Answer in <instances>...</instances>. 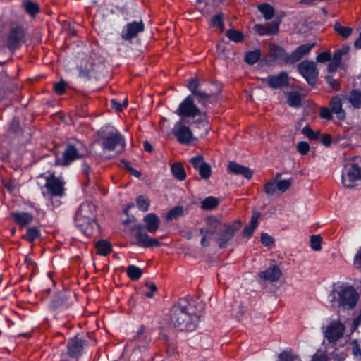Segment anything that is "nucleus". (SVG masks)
<instances>
[{"instance_id":"obj_1","label":"nucleus","mask_w":361,"mask_h":361,"mask_svg":"<svg viewBox=\"0 0 361 361\" xmlns=\"http://www.w3.org/2000/svg\"><path fill=\"white\" fill-rule=\"evenodd\" d=\"M203 305L195 301L180 300L170 312V324L179 331H192L199 322Z\"/></svg>"},{"instance_id":"obj_2","label":"nucleus","mask_w":361,"mask_h":361,"mask_svg":"<svg viewBox=\"0 0 361 361\" xmlns=\"http://www.w3.org/2000/svg\"><path fill=\"white\" fill-rule=\"evenodd\" d=\"M95 206L92 203L85 202L80 204L75 214V225L88 237L98 233V224L95 221Z\"/></svg>"},{"instance_id":"obj_3","label":"nucleus","mask_w":361,"mask_h":361,"mask_svg":"<svg viewBox=\"0 0 361 361\" xmlns=\"http://www.w3.org/2000/svg\"><path fill=\"white\" fill-rule=\"evenodd\" d=\"M358 295L350 286L341 285L335 288L331 293V302L345 308H353L357 303Z\"/></svg>"},{"instance_id":"obj_4","label":"nucleus","mask_w":361,"mask_h":361,"mask_svg":"<svg viewBox=\"0 0 361 361\" xmlns=\"http://www.w3.org/2000/svg\"><path fill=\"white\" fill-rule=\"evenodd\" d=\"M87 152L86 146L80 140L71 141L63 154V158H57L56 165H68L76 159L85 156Z\"/></svg>"},{"instance_id":"obj_5","label":"nucleus","mask_w":361,"mask_h":361,"mask_svg":"<svg viewBox=\"0 0 361 361\" xmlns=\"http://www.w3.org/2000/svg\"><path fill=\"white\" fill-rule=\"evenodd\" d=\"M176 114L181 118H195L200 115V109L194 103L192 96L189 95L180 102Z\"/></svg>"},{"instance_id":"obj_6","label":"nucleus","mask_w":361,"mask_h":361,"mask_svg":"<svg viewBox=\"0 0 361 361\" xmlns=\"http://www.w3.org/2000/svg\"><path fill=\"white\" fill-rule=\"evenodd\" d=\"M125 145L123 136L117 131L109 133L102 142L103 149L109 151H116L118 153L124 149Z\"/></svg>"},{"instance_id":"obj_7","label":"nucleus","mask_w":361,"mask_h":361,"mask_svg":"<svg viewBox=\"0 0 361 361\" xmlns=\"http://www.w3.org/2000/svg\"><path fill=\"white\" fill-rule=\"evenodd\" d=\"M341 178L345 188H352L361 178V169L356 164H348L343 169Z\"/></svg>"},{"instance_id":"obj_8","label":"nucleus","mask_w":361,"mask_h":361,"mask_svg":"<svg viewBox=\"0 0 361 361\" xmlns=\"http://www.w3.org/2000/svg\"><path fill=\"white\" fill-rule=\"evenodd\" d=\"M345 331V326L339 321L331 322L326 327L325 330V336L329 343H336V341H343V336ZM344 342L342 343L344 345L346 343L347 340L343 339Z\"/></svg>"},{"instance_id":"obj_9","label":"nucleus","mask_w":361,"mask_h":361,"mask_svg":"<svg viewBox=\"0 0 361 361\" xmlns=\"http://www.w3.org/2000/svg\"><path fill=\"white\" fill-rule=\"evenodd\" d=\"M172 132L181 144L189 145L195 139L190 127L186 126L183 120L176 123Z\"/></svg>"},{"instance_id":"obj_10","label":"nucleus","mask_w":361,"mask_h":361,"mask_svg":"<svg viewBox=\"0 0 361 361\" xmlns=\"http://www.w3.org/2000/svg\"><path fill=\"white\" fill-rule=\"evenodd\" d=\"M298 69L309 85H314L316 83L318 71L317 64L314 62L308 61H302L298 65Z\"/></svg>"},{"instance_id":"obj_11","label":"nucleus","mask_w":361,"mask_h":361,"mask_svg":"<svg viewBox=\"0 0 361 361\" xmlns=\"http://www.w3.org/2000/svg\"><path fill=\"white\" fill-rule=\"evenodd\" d=\"M331 111L336 114L339 120L345 118V111L344 108H348V97L345 94H341L334 97L330 102Z\"/></svg>"},{"instance_id":"obj_12","label":"nucleus","mask_w":361,"mask_h":361,"mask_svg":"<svg viewBox=\"0 0 361 361\" xmlns=\"http://www.w3.org/2000/svg\"><path fill=\"white\" fill-rule=\"evenodd\" d=\"M145 25L142 21L132 22L126 24L121 32V37L125 40H130L144 31Z\"/></svg>"},{"instance_id":"obj_13","label":"nucleus","mask_w":361,"mask_h":361,"mask_svg":"<svg viewBox=\"0 0 361 361\" xmlns=\"http://www.w3.org/2000/svg\"><path fill=\"white\" fill-rule=\"evenodd\" d=\"M264 80L266 81L271 88L277 89L288 84V76L286 73L281 72L277 75L268 76L264 79Z\"/></svg>"},{"instance_id":"obj_14","label":"nucleus","mask_w":361,"mask_h":361,"mask_svg":"<svg viewBox=\"0 0 361 361\" xmlns=\"http://www.w3.org/2000/svg\"><path fill=\"white\" fill-rule=\"evenodd\" d=\"M23 36V32L20 29L12 30L9 33L7 42L8 48L12 50L18 49L21 45Z\"/></svg>"},{"instance_id":"obj_15","label":"nucleus","mask_w":361,"mask_h":361,"mask_svg":"<svg viewBox=\"0 0 361 361\" xmlns=\"http://www.w3.org/2000/svg\"><path fill=\"white\" fill-rule=\"evenodd\" d=\"M45 185L52 195L61 196L63 193V183L59 178H48Z\"/></svg>"},{"instance_id":"obj_16","label":"nucleus","mask_w":361,"mask_h":361,"mask_svg":"<svg viewBox=\"0 0 361 361\" xmlns=\"http://www.w3.org/2000/svg\"><path fill=\"white\" fill-rule=\"evenodd\" d=\"M143 221L145 224L146 230L151 233H154L159 228L160 219L154 213L145 215L143 218Z\"/></svg>"},{"instance_id":"obj_17","label":"nucleus","mask_w":361,"mask_h":361,"mask_svg":"<svg viewBox=\"0 0 361 361\" xmlns=\"http://www.w3.org/2000/svg\"><path fill=\"white\" fill-rule=\"evenodd\" d=\"M11 216L15 223L21 227L30 224L34 219L33 215L26 212H13Z\"/></svg>"},{"instance_id":"obj_18","label":"nucleus","mask_w":361,"mask_h":361,"mask_svg":"<svg viewBox=\"0 0 361 361\" xmlns=\"http://www.w3.org/2000/svg\"><path fill=\"white\" fill-rule=\"evenodd\" d=\"M137 244L142 247L159 246L160 243L156 238L150 237L147 233L137 231L136 233Z\"/></svg>"},{"instance_id":"obj_19","label":"nucleus","mask_w":361,"mask_h":361,"mask_svg":"<svg viewBox=\"0 0 361 361\" xmlns=\"http://www.w3.org/2000/svg\"><path fill=\"white\" fill-rule=\"evenodd\" d=\"M281 276V269L276 265H273L259 273V277L271 282L276 281Z\"/></svg>"},{"instance_id":"obj_20","label":"nucleus","mask_w":361,"mask_h":361,"mask_svg":"<svg viewBox=\"0 0 361 361\" xmlns=\"http://www.w3.org/2000/svg\"><path fill=\"white\" fill-rule=\"evenodd\" d=\"M228 171L236 175H242L247 179H250L252 176V171L249 168L235 162L228 164Z\"/></svg>"},{"instance_id":"obj_21","label":"nucleus","mask_w":361,"mask_h":361,"mask_svg":"<svg viewBox=\"0 0 361 361\" xmlns=\"http://www.w3.org/2000/svg\"><path fill=\"white\" fill-rule=\"evenodd\" d=\"M82 348L81 340L78 338L71 339L68 343V353L72 357H78L82 354Z\"/></svg>"},{"instance_id":"obj_22","label":"nucleus","mask_w":361,"mask_h":361,"mask_svg":"<svg viewBox=\"0 0 361 361\" xmlns=\"http://www.w3.org/2000/svg\"><path fill=\"white\" fill-rule=\"evenodd\" d=\"M314 43L312 44H305L299 46L295 50H294L291 55L290 59L295 61H299L301 59L305 54L309 53L311 49L314 47Z\"/></svg>"},{"instance_id":"obj_23","label":"nucleus","mask_w":361,"mask_h":361,"mask_svg":"<svg viewBox=\"0 0 361 361\" xmlns=\"http://www.w3.org/2000/svg\"><path fill=\"white\" fill-rule=\"evenodd\" d=\"M221 223L215 217L210 216L207 219V226L200 229V233L207 232L212 235L220 229Z\"/></svg>"},{"instance_id":"obj_24","label":"nucleus","mask_w":361,"mask_h":361,"mask_svg":"<svg viewBox=\"0 0 361 361\" xmlns=\"http://www.w3.org/2000/svg\"><path fill=\"white\" fill-rule=\"evenodd\" d=\"M347 97L348 107L350 105L356 109L361 107V92L353 90Z\"/></svg>"},{"instance_id":"obj_25","label":"nucleus","mask_w":361,"mask_h":361,"mask_svg":"<svg viewBox=\"0 0 361 361\" xmlns=\"http://www.w3.org/2000/svg\"><path fill=\"white\" fill-rule=\"evenodd\" d=\"M173 176L179 180H183L186 178V173L183 166L180 163H175L171 168Z\"/></svg>"},{"instance_id":"obj_26","label":"nucleus","mask_w":361,"mask_h":361,"mask_svg":"<svg viewBox=\"0 0 361 361\" xmlns=\"http://www.w3.org/2000/svg\"><path fill=\"white\" fill-rule=\"evenodd\" d=\"M278 25H271L264 27L261 25H256L255 26V30L261 35H271L277 32Z\"/></svg>"},{"instance_id":"obj_27","label":"nucleus","mask_w":361,"mask_h":361,"mask_svg":"<svg viewBox=\"0 0 361 361\" xmlns=\"http://www.w3.org/2000/svg\"><path fill=\"white\" fill-rule=\"evenodd\" d=\"M96 249L99 255L105 256L111 251V246L108 241L102 240L96 243Z\"/></svg>"},{"instance_id":"obj_28","label":"nucleus","mask_w":361,"mask_h":361,"mask_svg":"<svg viewBox=\"0 0 361 361\" xmlns=\"http://www.w3.org/2000/svg\"><path fill=\"white\" fill-rule=\"evenodd\" d=\"M235 233V229L232 226H226L224 235L219 239L220 247L226 246L227 242L232 238Z\"/></svg>"},{"instance_id":"obj_29","label":"nucleus","mask_w":361,"mask_h":361,"mask_svg":"<svg viewBox=\"0 0 361 361\" xmlns=\"http://www.w3.org/2000/svg\"><path fill=\"white\" fill-rule=\"evenodd\" d=\"M219 204V200L218 199L209 196L206 197L202 202H201V208L205 210H212L214 209L215 207H217Z\"/></svg>"},{"instance_id":"obj_30","label":"nucleus","mask_w":361,"mask_h":361,"mask_svg":"<svg viewBox=\"0 0 361 361\" xmlns=\"http://www.w3.org/2000/svg\"><path fill=\"white\" fill-rule=\"evenodd\" d=\"M128 276L132 280L139 279L142 274V271L135 265H129L126 269Z\"/></svg>"},{"instance_id":"obj_31","label":"nucleus","mask_w":361,"mask_h":361,"mask_svg":"<svg viewBox=\"0 0 361 361\" xmlns=\"http://www.w3.org/2000/svg\"><path fill=\"white\" fill-rule=\"evenodd\" d=\"M259 215L258 214H254L251 219L250 224L243 229V233L245 235H251L258 224V219Z\"/></svg>"},{"instance_id":"obj_32","label":"nucleus","mask_w":361,"mask_h":361,"mask_svg":"<svg viewBox=\"0 0 361 361\" xmlns=\"http://www.w3.org/2000/svg\"><path fill=\"white\" fill-rule=\"evenodd\" d=\"M136 204L140 211L145 212L149 210L150 201L147 197L139 195L136 198Z\"/></svg>"},{"instance_id":"obj_33","label":"nucleus","mask_w":361,"mask_h":361,"mask_svg":"<svg viewBox=\"0 0 361 361\" xmlns=\"http://www.w3.org/2000/svg\"><path fill=\"white\" fill-rule=\"evenodd\" d=\"M259 11L263 14L264 17L267 20H269L273 18L274 15V8L267 4H263L258 6Z\"/></svg>"},{"instance_id":"obj_34","label":"nucleus","mask_w":361,"mask_h":361,"mask_svg":"<svg viewBox=\"0 0 361 361\" xmlns=\"http://www.w3.org/2000/svg\"><path fill=\"white\" fill-rule=\"evenodd\" d=\"M183 213V207L182 206H176L170 209L166 214V219L168 221H171L180 216Z\"/></svg>"},{"instance_id":"obj_35","label":"nucleus","mask_w":361,"mask_h":361,"mask_svg":"<svg viewBox=\"0 0 361 361\" xmlns=\"http://www.w3.org/2000/svg\"><path fill=\"white\" fill-rule=\"evenodd\" d=\"M40 235V231L37 228L30 227L27 228L26 234L23 236V238L28 242H32L37 239Z\"/></svg>"},{"instance_id":"obj_36","label":"nucleus","mask_w":361,"mask_h":361,"mask_svg":"<svg viewBox=\"0 0 361 361\" xmlns=\"http://www.w3.org/2000/svg\"><path fill=\"white\" fill-rule=\"evenodd\" d=\"M23 6L27 13L30 14L31 16H35L39 11V6L37 4L25 0L23 3Z\"/></svg>"},{"instance_id":"obj_37","label":"nucleus","mask_w":361,"mask_h":361,"mask_svg":"<svg viewBox=\"0 0 361 361\" xmlns=\"http://www.w3.org/2000/svg\"><path fill=\"white\" fill-rule=\"evenodd\" d=\"M287 102L290 106H298L301 102V96L297 92H290L288 94Z\"/></svg>"},{"instance_id":"obj_38","label":"nucleus","mask_w":361,"mask_h":361,"mask_svg":"<svg viewBox=\"0 0 361 361\" xmlns=\"http://www.w3.org/2000/svg\"><path fill=\"white\" fill-rule=\"evenodd\" d=\"M261 56V52L259 49L247 53L245 60L249 64H254L258 61Z\"/></svg>"},{"instance_id":"obj_39","label":"nucleus","mask_w":361,"mask_h":361,"mask_svg":"<svg viewBox=\"0 0 361 361\" xmlns=\"http://www.w3.org/2000/svg\"><path fill=\"white\" fill-rule=\"evenodd\" d=\"M212 95L213 94L212 93H207L201 90H198L194 94H192V97L194 96L197 97L199 102H201L203 105L206 104V103L209 100Z\"/></svg>"},{"instance_id":"obj_40","label":"nucleus","mask_w":361,"mask_h":361,"mask_svg":"<svg viewBox=\"0 0 361 361\" xmlns=\"http://www.w3.org/2000/svg\"><path fill=\"white\" fill-rule=\"evenodd\" d=\"M211 25L214 27L216 31L221 32L224 30L222 16L221 14L214 16L211 20Z\"/></svg>"},{"instance_id":"obj_41","label":"nucleus","mask_w":361,"mask_h":361,"mask_svg":"<svg viewBox=\"0 0 361 361\" xmlns=\"http://www.w3.org/2000/svg\"><path fill=\"white\" fill-rule=\"evenodd\" d=\"M302 133L310 140H317L319 136V131H314L309 126H305L302 130Z\"/></svg>"},{"instance_id":"obj_42","label":"nucleus","mask_w":361,"mask_h":361,"mask_svg":"<svg viewBox=\"0 0 361 361\" xmlns=\"http://www.w3.org/2000/svg\"><path fill=\"white\" fill-rule=\"evenodd\" d=\"M334 30L342 37H348L352 33V29L348 27H343L338 23L334 25Z\"/></svg>"},{"instance_id":"obj_43","label":"nucleus","mask_w":361,"mask_h":361,"mask_svg":"<svg viewBox=\"0 0 361 361\" xmlns=\"http://www.w3.org/2000/svg\"><path fill=\"white\" fill-rule=\"evenodd\" d=\"M226 36L234 42H238L243 39V35L240 32L234 30H228L226 32Z\"/></svg>"},{"instance_id":"obj_44","label":"nucleus","mask_w":361,"mask_h":361,"mask_svg":"<svg viewBox=\"0 0 361 361\" xmlns=\"http://www.w3.org/2000/svg\"><path fill=\"white\" fill-rule=\"evenodd\" d=\"M322 238L319 235H314L310 238V246L311 247L315 250L318 251L320 250L322 248L321 243H322Z\"/></svg>"},{"instance_id":"obj_45","label":"nucleus","mask_w":361,"mask_h":361,"mask_svg":"<svg viewBox=\"0 0 361 361\" xmlns=\"http://www.w3.org/2000/svg\"><path fill=\"white\" fill-rule=\"evenodd\" d=\"M197 171L200 176L204 179L209 178L211 175V167L207 163H204L203 165H202Z\"/></svg>"},{"instance_id":"obj_46","label":"nucleus","mask_w":361,"mask_h":361,"mask_svg":"<svg viewBox=\"0 0 361 361\" xmlns=\"http://www.w3.org/2000/svg\"><path fill=\"white\" fill-rule=\"evenodd\" d=\"M348 51H349L348 47H343V49L336 50L334 54L332 60L340 64L343 56L345 54H347L348 53Z\"/></svg>"},{"instance_id":"obj_47","label":"nucleus","mask_w":361,"mask_h":361,"mask_svg":"<svg viewBox=\"0 0 361 361\" xmlns=\"http://www.w3.org/2000/svg\"><path fill=\"white\" fill-rule=\"evenodd\" d=\"M276 183L277 190L281 192L286 191L291 185L290 180L288 179L276 180Z\"/></svg>"},{"instance_id":"obj_48","label":"nucleus","mask_w":361,"mask_h":361,"mask_svg":"<svg viewBox=\"0 0 361 361\" xmlns=\"http://www.w3.org/2000/svg\"><path fill=\"white\" fill-rule=\"evenodd\" d=\"M265 192L268 195H274L277 190L276 180L267 183L264 186Z\"/></svg>"},{"instance_id":"obj_49","label":"nucleus","mask_w":361,"mask_h":361,"mask_svg":"<svg viewBox=\"0 0 361 361\" xmlns=\"http://www.w3.org/2000/svg\"><path fill=\"white\" fill-rule=\"evenodd\" d=\"M310 145L306 142H300L297 145V150L302 155L307 154L310 151Z\"/></svg>"},{"instance_id":"obj_50","label":"nucleus","mask_w":361,"mask_h":361,"mask_svg":"<svg viewBox=\"0 0 361 361\" xmlns=\"http://www.w3.org/2000/svg\"><path fill=\"white\" fill-rule=\"evenodd\" d=\"M279 361H300V359L288 353L283 352L279 356Z\"/></svg>"},{"instance_id":"obj_51","label":"nucleus","mask_w":361,"mask_h":361,"mask_svg":"<svg viewBox=\"0 0 361 361\" xmlns=\"http://www.w3.org/2000/svg\"><path fill=\"white\" fill-rule=\"evenodd\" d=\"M190 162L192 164L196 170H198L200 166L205 163L203 161V158L201 156L192 157L190 160Z\"/></svg>"},{"instance_id":"obj_52","label":"nucleus","mask_w":361,"mask_h":361,"mask_svg":"<svg viewBox=\"0 0 361 361\" xmlns=\"http://www.w3.org/2000/svg\"><path fill=\"white\" fill-rule=\"evenodd\" d=\"M199 81L197 78H192L191 79L188 84V88L190 90V91L192 92V94H194L196 92L199 90Z\"/></svg>"},{"instance_id":"obj_53","label":"nucleus","mask_w":361,"mask_h":361,"mask_svg":"<svg viewBox=\"0 0 361 361\" xmlns=\"http://www.w3.org/2000/svg\"><path fill=\"white\" fill-rule=\"evenodd\" d=\"M145 286L149 289L145 292V295L149 298H152L157 290L156 285L153 283H146Z\"/></svg>"},{"instance_id":"obj_54","label":"nucleus","mask_w":361,"mask_h":361,"mask_svg":"<svg viewBox=\"0 0 361 361\" xmlns=\"http://www.w3.org/2000/svg\"><path fill=\"white\" fill-rule=\"evenodd\" d=\"M66 90V84L64 81L61 80L56 82L54 85V91L58 94H62L65 92Z\"/></svg>"},{"instance_id":"obj_55","label":"nucleus","mask_w":361,"mask_h":361,"mask_svg":"<svg viewBox=\"0 0 361 361\" xmlns=\"http://www.w3.org/2000/svg\"><path fill=\"white\" fill-rule=\"evenodd\" d=\"M202 235L201 239V245L204 247H207L209 245L210 240L212 239V235L209 234L207 232L200 233Z\"/></svg>"},{"instance_id":"obj_56","label":"nucleus","mask_w":361,"mask_h":361,"mask_svg":"<svg viewBox=\"0 0 361 361\" xmlns=\"http://www.w3.org/2000/svg\"><path fill=\"white\" fill-rule=\"evenodd\" d=\"M331 57V54L329 52L324 51L318 54L317 61L320 63H324L330 61Z\"/></svg>"},{"instance_id":"obj_57","label":"nucleus","mask_w":361,"mask_h":361,"mask_svg":"<svg viewBox=\"0 0 361 361\" xmlns=\"http://www.w3.org/2000/svg\"><path fill=\"white\" fill-rule=\"evenodd\" d=\"M331 113H333L331 111V109H329L326 107H322L320 109V116L324 119H327V120L331 119V118H332Z\"/></svg>"},{"instance_id":"obj_58","label":"nucleus","mask_w":361,"mask_h":361,"mask_svg":"<svg viewBox=\"0 0 361 361\" xmlns=\"http://www.w3.org/2000/svg\"><path fill=\"white\" fill-rule=\"evenodd\" d=\"M261 241L265 246H270L273 244V238L267 233H263L261 236Z\"/></svg>"},{"instance_id":"obj_59","label":"nucleus","mask_w":361,"mask_h":361,"mask_svg":"<svg viewBox=\"0 0 361 361\" xmlns=\"http://www.w3.org/2000/svg\"><path fill=\"white\" fill-rule=\"evenodd\" d=\"M326 80L327 83L329 84V85H331L334 90H338L339 89L338 82L334 78H333L332 76H326Z\"/></svg>"},{"instance_id":"obj_60","label":"nucleus","mask_w":361,"mask_h":361,"mask_svg":"<svg viewBox=\"0 0 361 361\" xmlns=\"http://www.w3.org/2000/svg\"><path fill=\"white\" fill-rule=\"evenodd\" d=\"M353 353L355 356H361V348H360L357 341H353Z\"/></svg>"},{"instance_id":"obj_61","label":"nucleus","mask_w":361,"mask_h":361,"mask_svg":"<svg viewBox=\"0 0 361 361\" xmlns=\"http://www.w3.org/2000/svg\"><path fill=\"white\" fill-rule=\"evenodd\" d=\"M354 265L357 268L361 267V247L354 257Z\"/></svg>"},{"instance_id":"obj_62","label":"nucleus","mask_w":361,"mask_h":361,"mask_svg":"<svg viewBox=\"0 0 361 361\" xmlns=\"http://www.w3.org/2000/svg\"><path fill=\"white\" fill-rule=\"evenodd\" d=\"M321 142L326 146H329L331 144V137L329 135L325 134L321 137Z\"/></svg>"},{"instance_id":"obj_63","label":"nucleus","mask_w":361,"mask_h":361,"mask_svg":"<svg viewBox=\"0 0 361 361\" xmlns=\"http://www.w3.org/2000/svg\"><path fill=\"white\" fill-rule=\"evenodd\" d=\"M339 65L340 64L332 60L328 65V71L330 73L334 72L338 68Z\"/></svg>"},{"instance_id":"obj_64","label":"nucleus","mask_w":361,"mask_h":361,"mask_svg":"<svg viewBox=\"0 0 361 361\" xmlns=\"http://www.w3.org/2000/svg\"><path fill=\"white\" fill-rule=\"evenodd\" d=\"M312 361H327V357L324 354H315Z\"/></svg>"}]
</instances>
